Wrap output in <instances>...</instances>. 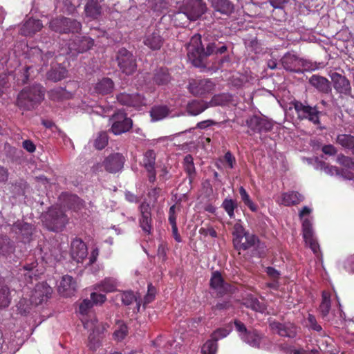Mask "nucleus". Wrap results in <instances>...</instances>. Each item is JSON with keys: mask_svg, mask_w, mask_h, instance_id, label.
Segmentation results:
<instances>
[{"mask_svg": "<svg viewBox=\"0 0 354 354\" xmlns=\"http://www.w3.org/2000/svg\"><path fill=\"white\" fill-rule=\"evenodd\" d=\"M303 200L304 197L302 195L298 192L291 191L282 193L277 200V202L286 206H290L297 205Z\"/></svg>", "mask_w": 354, "mask_h": 354, "instance_id": "393cba45", "label": "nucleus"}, {"mask_svg": "<svg viewBox=\"0 0 354 354\" xmlns=\"http://www.w3.org/2000/svg\"><path fill=\"white\" fill-rule=\"evenodd\" d=\"M118 282L116 279L112 277L105 278L102 281L96 284L94 287L95 290L104 292H111L117 290Z\"/></svg>", "mask_w": 354, "mask_h": 354, "instance_id": "7c9ffc66", "label": "nucleus"}, {"mask_svg": "<svg viewBox=\"0 0 354 354\" xmlns=\"http://www.w3.org/2000/svg\"><path fill=\"white\" fill-rule=\"evenodd\" d=\"M71 254L77 263L82 262L88 256L86 245L80 239H75L71 242Z\"/></svg>", "mask_w": 354, "mask_h": 354, "instance_id": "f3484780", "label": "nucleus"}, {"mask_svg": "<svg viewBox=\"0 0 354 354\" xmlns=\"http://www.w3.org/2000/svg\"><path fill=\"white\" fill-rule=\"evenodd\" d=\"M309 82L312 86L323 93H328L330 89L329 81L324 77L314 75Z\"/></svg>", "mask_w": 354, "mask_h": 354, "instance_id": "2f4dec72", "label": "nucleus"}, {"mask_svg": "<svg viewBox=\"0 0 354 354\" xmlns=\"http://www.w3.org/2000/svg\"><path fill=\"white\" fill-rule=\"evenodd\" d=\"M50 28L60 33H66L69 32H78L81 29V24L76 20L68 18L55 19L50 23Z\"/></svg>", "mask_w": 354, "mask_h": 354, "instance_id": "9b49d317", "label": "nucleus"}, {"mask_svg": "<svg viewBox=\"0 0 354 354\" xmlns=\"http://www.w3.org/2000/svg\"><path fill=\"white\" fill-rule=\"evenodd\" d=\"M93 306L91 300L84 299L79 306L78 313L81 316L80 319L84 328L92 331L88 337V346L95 351L100 345V335L106 330V326L100 323L94 315H90Z\"/></svg>", "mask_w": 354, "mask_h": 354, "instance_id": "f257e3e1", "label": "nucleus"}, {"mask_svg": "<svg viewBox=\"0 0 354 354\" xmlns=\"http://www.w3.org/2000/svg\"><path fill=\"white\" fill-rule=\"evenodd\" d=\"M112 125L111 132L115 135H120L128 131L132 127V121L127 115L119 111L115 113L111 118Z\"/></svg>", "mask_w": 354, "mask_h": 354, "instance_id": "ddd939ff", "label": "nucleus"}, {"mask_svg": "<svg viewBox=\"0 0 354 354\" xmlns=\"http://www.w3.org/2000/svg\"><path fill=\"white\" fill-rule=\"evenodd\" d=\"M337 161L343 167L341 171L337 167L326 163L321 165V169L330 176H336L345 180L353 179L354 174L352 171L354 170V162L353 160L351 158L340 155L338 156Z\"/></svg>", "mask_w": 354, "mask_h": 354, "instance_id": "423d86ee", "label": "nucleus"}, {"mask_svg": "<svg viewBox=\"0 0 354 354\" xmlns=\"http://www.w3.org/2000/svg\"><path fill=\"white\" fill-rule=\"evenodd\" d=\"M187 48L188 59L195 66H198L205 57L213 53L223 54L227 50L225 45L217 46L215 43L208 44L206 50H205L202 46L200 35H195L191 38Z\"/></svg>", "mask_w": 354, "mask_h": 354, "instance_id": "f03ea898", "label": "nucleus"}, {"mask_svg": "<svg viewBox=\"0 0 354 354\" xmlns=\"http://www.w3.org/2000/svg\"><path fill=\"white\" fill-rule=\"evenodd\" d=\"M23 147L26 149L28 152H33L35 150V145L30 140H25L23 142Z\"/></svg>", "mask_w": 354, "mask_h": 354, "instance_id": "774afa93", "label": "nucleus"}, {"mask_svg": "<svg viewBox=\"0 0 354 354\" xmlns=\"http://www.w3.org/2000/svg\"><path fill=\"white\" fill-rule=\"evenodd\" d=\"M322 151L325 154H328V155H330V156L335 155L337 153V150H336L335 147L331 145H324L322 147Z\"/></svg>", "mask_w": 354, "mask_h": 354, "instance_id": "0e129e2a", "label": "nucleus"}, {"mask_svg": "<svg viewBox=\"0 0 354 354\" xmlns=\"http://www.w3.org/2000/svg\"><path fill=\"white\" fill-rule=\"evenodd\" d=\"M156 160V153L153 150H148L144 154L142 164L149 173V180L150 182H154L156 180V172L154 165Z\"/></svg>", "mask_w": 354, "mask_h": 354, "instance_id": "5701e85b", "label": "nucleus"}, {"mask_svg": "<svg viewBox=\"0 0 354 354\" xmlns=\"http://www.w3.org/2000/svg\"><path fill=\"white\" fill-rule=\"evenodd\" d=\"M244 305L257 312L263 313L266 310L265 305L252 296H248L245 299Z\"/></svg>", "mask_w": 354, "mask_h": 354, "instance_id": "4c0bfd02", "label": "nucleus"}, {"mask_svg": "<svg viewBox=\"0 0 354 354\" xmlns=\"http://www.w3.org/2000/svg\"><path fill=\"white\" fill-rule=\"evenodd\" d=\"M70 203V208H73L74 210H78L82 206V201L77 196H71L68 198Z\"/></svg>", "mask_w": 354, "mask_h": 354, "instance_id": "4d7b16f0", "label": "nucleus"}, {"mask_svg": "<svg viewBox=\"0 0 354 354\" xmlns=\"http://www.w3.org/2000/svg\"><path fill=\"white\" fill-rule=\"evenodd\" d=\"M118 66L122 73L131 75L136 69V59L133 55L126 49H121L118 55Z\"/></svg>", "mask_w": 354, "mask_h": 354, "instance_id": "4468645a", "label": "nucleus"}, {"mask_svg": "<svg viewBox=\"0 0 354 354\" xmlns=\"http://www.w3.org/2000/svg\"><path fill=\"white\" fill-rule=\"evenodd\" d=\"M308 321L310 324V326L313 329H314L317 331H319L322 330V327L319 324H317L316 319L313 315H308Z\"/></svg>", "mask_w": 354, "mask_h": 354, "instance_id": "bf43d9fd", "label": "nucleus"}, {"mask_svg": "<svg viewBox=\"0 0 354 354\" xmlns=\"http://www.w3.org/2000/svg\"><path fill=\"white\" fill-rule=\"evenodd\" d=\"M67 71L64 66L61 65L58 68H53L48 73V77L50 80L57 82L66 76Z\"/></svg>", "mask_w": 354, "mask_h": 354, "instance_id": "58836bf2", "label": "nucleus"}, {"mask_svg": "<svg viewBox=\"0 0 354 354\" xmlns=\"http://www.w3.org/2000/svg\"><path fill=\"white\" fill-rule=\"evenodd\" d=\"M210 286L218 294H224L229 291L230 286L225 283L221 274L218 272H214L210 279Z\"/></svg>", "mask_w": 354, "mask_h": 354, "instance_id": "a878e982", "label": "nucleus"}, {"mask_svg": "<svg viewBox=\"0 0 354 354\" xmlns=\"http://www.w3.org/2000/svg\"><path fill=\"white\" fill-rule=\"evenodd\" d=\"M336 141L346 149H351L354 147V136L349 134L338 135Z\"/></svg>", "mask_w": 354, "mask_h": 354, "instance_id": "79ce46f5", "label": "nucleus"}, {"mask_svg": "<svg viewBox=\"0 0 354 354\" xmlns=\"http://www.w3.org/2000/svg\"><path fill=\"white\" fill-rule=\"evenodd\" d=\"M144 44L152 50H158L162 44V39L158 33L153 32L146 36Z\"/></svg>", "mask_w": 354, "mask_h": 354, "instance_id": "c9c22d12", "label": "nucleus"}, {"mask_svg": "<svg viewBox=\"0 0 354 354\" xmlns=\"http://www.w3.org/2000/svg\"><path fill=\"white\" fill-rule=\"evenodd\" d=\"M212 8L224 15H230L234 10V6L229 0H209Z\"/></svg>", "mask_w": 354, "mask_h": 354, "instance_id": "c85d7f7f", "label": "nucleus"}, {"mask_svg": "<svg viewBox=\"0 0 354 354\" xmlns=\"http://www.w3.org/2000/svg\"><path fill=\"white\" fill-rule=\"evenodd\" d=\"M91 299L93 306L94 304H102L106 301V296L105 295L93 292L91 294Z\"/></svg>", "mask_w": 354, "mask_h": 354, "instance_id": "864d4df0", "label": "nucleus"}, {"mask_svg": "<svg viewBox=\"0 0 354 354\" xmlns=\"http://www.w3.org/2000/svg\"><path fill=\"white\" fill-rule=\"evenodd\" d=\"M330 78L333 82L335 89L345 95H348L351 91V87L349 81L342 75L337 73H333L330 75Z\"/></svg>", "mask_w": 354, "mask_h": 354, "instance_id": "aec40b11", "label": "nucleus"}, {"mask_svg": "<svg viewBox=\"0 0 354 354\" xmlns=\"http://www.w3.org/2000/svg\"><path fill=\"white\" fill-rule=\"evenodd\" d=\"M266 271L268 275L274 280L277 279L279 277V272L272 267H268Z\"/></svg>", "mask_w": 354, "mask_h": 354, "instance_id": "e2e57ef3", "label": "nucleus"}, {"mask_svg": "<svg viewBox=\"0 0 354 354\" xmlns=\"http://www.w3.org/2000/svg\"><path fill=\"white\" fill-rule=\"evenodd\" d=\"M330 308V294L326 291L322 292V301L319 306V311L323 317L328 315Z\"/></svg>", "mask_w": 354, "mask_h": 354, "instance_id": "ea45409f", "label": "nucleus"}, {"mask_svg": "<svg viewBox=\"0 0 354 354\" xmlns=\"http://www.w3.org/2000/svg\"><path fill=\"white\" fill-rule=\"evenodd\" d=\"M70 94L62 88H57L49 91V97L53 100L68 97Z\"/></svg>", "mask_w": 354, "mask_h": 354, "instance_id": "8fccbe9b", "label": "nucleus"}, {"mask_svg": "<svg viewBox=\"0 0 354 354\" xmlns=\"http://www.w3.org/2000/svg\"><path fill=\"white\" fill-rule=\"evenodd\" d=\"M118 101L123 105L140 107L146 105V100L139 94L120 93L117 96Z\"/></svg>", "mask_w": 354, "mask_h": 354, "instance_id": "6ab92c4d", "label": "nucleus"}, {"mask_svg": "<svg viewBox=\"0 0 354 354\" xmlns=\"http://www.w3.org/2000/svg\"><path fill=\"white\" fill-rule=\"evenodd\" d=\"M218 345L216 341L214 339L207 340L201 348L202 354H216Z\"/></svg>", "mask_w": 354, "mask_h": 354, "instance_id": "a18cd8bd", "label": "nucleus"}, {"mask_svg": "<svg viewBox=\"0 0 354 354\" xmlns=\"http://www.w3.org/2000/svg\"><path fill=\"white\" fill-rule=\"evenodd\" d=\"M169 222L171 224V225L176 224V206L175 205H172L169 208Z\"/></svg>", "mask_w": 354, "mask_h": 354, "instance_id": "052dcab7", "label": "nucleus"}, {"mask_svg": "<svg viewBox=\"0 0 354 354\" xmlns=\"http://www.w3.org/2000/svg\"><path fill=\"white\" fill-rule=\"evenodd\" d=\"M311 212L312 209L308 206H305L299 211V216L302 223L303 237L306 245L311 249L315 255L318 256L319 253V245L317 239L314 236V232L312 227Z\"/></svg>", "mask_w": 354, "mask_h": 354, "instance_id": "7ed1b4c3", "label": "nucleus"}, {"mask_svg": "<svg viewBox=\"0 0 354 354\" xmlns=\"http://www.w3.org/2000/svg\"><path fill=\"white\" fill-rule=\"evenodd\" d=\"M215 84L208 79H192L189 81L188 89L196 96H205L210 93L214 88Z\"/></svg>", "mask_w": 354, "mask_h": 354, "instance_id": "f8f14e48", "label": "nucleus"}, {"mask_svg": "<svg viewBox=\"0 0 354 354\" xmlns=\"http://www.w3.org/2000/svg\"><path fill=\"white\" fill-rule=\"evenodd\" d=\"M292 107L297 115L298 119L308 120L315 124H319L320 112L315 106H310L301 102L295 101L292 102Z\"/></svg>", "mask_w": 354, "mask_h": 354, "instance_id": "9d476101", "label": "nucleus"}, {"mask_svg": "<svg viewBox=\"0 0 354 354\" xmlns=\"http://www.w3.org/2000/svg\"><path fill=\"white\" fill-rule=\"evenodd\" d=\"M124 163V158L119 153L111 154L103 161L105 169L110 173H116L121 171Z\"/></svg>", "mask_w": 354, "mask_h": 354, "instance_id": "dca6fc26", "label": "nucleus"}, {"mask_svg": "<svg viewBox=\"0 0 354 354\" xmlns=\"http://www.w3.org/2000/svg\"><path fill=\"white\" fill-rule=\"evenodd\" d=\"M248 126L254 131L259 132L268 131L272 127V123L264 119L257 116H253L247 121Z\"/></svg>", "mask_w": 354, "mask_h": 354, "instance_id": "b1692460", "label": "nucleus"}, {"mask_svg": "<svg viewBox=\"0 0 354 354\" xmlns=\"http://www.w3.org/2000/svg\"><path fill=\"white\" fill-rule=\"evenodd\" d=\"M10 299L8 287L0 285V309L8 307Z\"/></svg>", "mask_w": 354, "mask_h": 354, "instance_id": "37998d69", "label": "nucleus"}, {"mask_svg": "<svg viewBox=\"0 0 354 354\" xmlns=\"http://www.w3.org/2000/svg\"><path fill=\"white\" fill-rule=\"evenodd\" d=\"M345 268L351 272H354V255L351 257L345 263Z\"/></svg>", "mask_w": 354, "mask_h": 354, "instance_id": "338daca9", "label": "nucleus"}, {"mask_svg": "<svg viewBox=\"0 0 354 354\" xmlns=\"http://www.w3.org/2000/svg\"><path fill=\"white\" fill-rule=\"evenodd\" d=\"M113 82L108 77L102 78L95 86V91L99 94H108L113 89Z\"/></svg>", "mask_w": 354, "mask_h": 354, "instance_id": "f704fd0d", "label": "nucleus"}, {"mask_svg": "<svg viewBox=\"0 0 354 354\" xmlns=\"http://www.w3.org/2000/svg\"><path fill=\"white\" fill-rule=\"evenodd\" d=\"M239 194L241 196V198L243 203L248 207V208L252 212L257 211V206L254 203V202L250 198V195L248 194L246 190L243 188V187H240L239 188Z\"/></svg>", "mask_w": 354, "mask_h": 354, "instance_id": "c03bdc74", "label": "nucleus"}, {"mask_svg": "<svg viewBox=\"0 0 354 354\" xmlns=\"http://www.w3.org/2000/svg\"><path fill=\"white\" fill-rule=\"evenodd\" d=\"M185 171H187V173L189 175V183H192V180H193V176L195 174L194 165H189L187 166H185Z\"/></svg>", "mask_w": 354, "mask_h": 354, "instance_id": "69168bd1", "label": "nucleus"}, {"mask_svg": "<svg viewBox=\"0 0 354 354\" xmlns=\"http://www.w3.org/2000/svg\"><path fill=\"white\" fill-rule=\"evenodd\" d=\"M154 82L158 85L167 84L170 81V75L167 68L157 70L154 75Z\"/></svg>", "mask_w": 354, "mask_h": 354, "instance_id": "a19ab883", "label": "nucleus"}, {"mask_svg": "<svg viewBox=\"0 0 354 354\" xmlns=\"http://www.w3.org/2000/svg\"><path fill=\"white\" fill-rule=\"evenodd\" d=\"M108 143V136L106 132H101L99 133L97 138L95 140L94 146L97 149L101 150L104 149Z\"/></svg>", "mask_w": 354, "mask_h": 354, "instance_id": "3c124183", "label": "nucleus"}, {"mask_svg": "<svg viewBox=\"0 0 354 354\" xmlns=\"http://www.w3.org/2000/svg\"><path fill=\"white\" fill-rule=\"evenodd\" d=\"M84 12L86 17L97 19L102 13V6L95 0H90L85 6Z\"/></svg>", "mask_w": 354, "mask_h": 354, "instance_id": "c756f323", "label": "nucleus"}, {"mask_svg": "<svg viewBox=\"0 0 354 354\" xmlns=\"http://www.w3.org/2000/svg\"><path fill=\"white\" fill-rule=\"evenodd\" d=\"M209 107V104L202 100H192L187 106V111L189 115H197Z\"/></svg>", "mask_w": 354, "mask_h": 354, "instance_id": "473e14b6", "label": "nucleus"}, {"mask_svg": "<svg viewBox=\"0 0 354 354\" xmlns=\"http://www.w3.org/2000/svg\"><path fill=\"white\" fill-rule=\"evenodd\" d=\"M229 333L230 330L225 328H218L212 333V338L217 342L218 339L227 337Z\"/></svg>", "mask_w": 354, "mask_h": 354, "instance_id": "6e6d98bb", "label": "nucleus"}, {"mask_svg": "<svg viewBox=\"0 0 354 354\" xmlns=\"http://www.w3.org/2000/svg\"><path fill=\"white\" fill-rule=\"evenodd\" d=\"M230 99V96L227 94H221L214 95L212 100L207 103L209 106H223L225 105Z\"/></svg>", "mask_w": 354, "mask_h": 354, "instance_id": "09e8293b", "label": "nucleus"}, {"mask_svg": "<svg viewBox=\"0 0 354 354\" xmlns=\"http://www.w3.org/2000/svg\"><path fill=\"white\" fill-rule=\"evenodd\" d=\"M299 60L294 54L288 53L281 59V62L283 68L288 71H296Z\"/></svg>", "mask_w": 354, "mask_h": 354, "instance_id": "72a5a7b5", "label": "nucleus"}, {"mask_svg": "<svg viewBox=\"0 0 354 354\" xmlns=\"http://www.w3.org/2000/svg\"><path fill=\"white\" fill-rule=\"evenodd\" d=\"M121 301L124 305H130L133 301H136V297L132 292H124L119 295Z\"/></svg>", "mask_w": 354, "mask_h": 354, "instance_id": "603ef678", "label": "nucleus"}, {"mask_svg": "<svg viewBox=\"0 0 354 354\" xmlns=\"http://www.w3.org/2000/svg\"><path fill=\"white\" fill-rule=\"evenodd\" d=\"M93 45V40L88 37H82L78 39L73 44H69L68 49L69 53H73V51L77 53H83L90 49Z\"/></svg>", "mask_w": 354, "mask_h": 354, "instance_id": "bb28decb", "label": "nucleus"}, {"mask_svg": "<svg viewBox=\"0 0 354 354\" xmlns=\"http://www.w3.org/2000/svg\"><path fill=\"white\" fill-rule=\"evenodd\" d=\"M42 221L49 230L60 232L65 227L68 219L61 209L53 207L43 214Z\"/></svg>", "mask_w": 354, "mask_h": 354, "instance_id": "6e6552de", "label": "nucleus"}, {"mask_svg": "<svg viewBox=\"0 0 354 354\" xmlns=\"http://www.w3.org/2000/svg\"><path fill=\"white\" fill-rule=\"evenodd\" d=\"M43 25L39 19L30 18L24 24L21 31L25 36H30L40 30Z\"/></svg>", "mask_w": 354, "mask_h": 354, "instance_id": "cd10ccee", "label": "nucleus"}, {"mask_svg": "<svg viewBox=\"0 0 354 354\" xmlns=\"http://www.w3.org/2000/svg\"><path fill=\"white\" fill-rule=\"evenodd\" d=\"M140 212V218L139 220L140 226L142 230L149 234L151 230V207L149 203H142L139 207Z\"/></svg>", "mask_w": 354, "mask_h": 354, "instance_id": "a211bd4d", "label": "nucleus"}, {"mask_svg": "<svg viewBox=\"0 0 354 354\" xmlns=\"http://www.w3.org/2000/svg\"><path fill=\"white\" fill-rule=\"evenodd\" d=\"M127 335V327L122 322H118L116 324V328L113 333L115 339L118 341L122 340Z\"/></svg>", "mask_w": 354, "mask_h": 354, "instance_id": "49530a36", "label": "nucleus"}, {"mask_svg": "<svg viewBox=\"0 0 354 354\" xmlns=\"http://www.w3.org/2000/svg\"><path fill=\"white\" fill-rule=\"evenodd\" d=\"M224 159L228 167L230 169H232L235 162V158L233 156V155L230 151H227L224 156Z\"/></svg>", "mask_w": 354, "mask_h": 354, "instance_id": "680f3d73", "label": "nucleus"}, {"mask_svg": "<svg viewBox=\"0 0 354 354\" xmlns=\"http://www.w3.org/2000/svg\"><path fill=\"white\" fill-rule=\"evenodd\" d=\"M271 328L282 337L292 338L297 334V328L292 324H283L273 322L270 323Z\"/></svg>", "mask_w": 354, "mask_h": 354, "instance_id": "412c9836", "label": "nucleus"}, {"mask_svg": "<svg viewBox=\"0 0 354 354\" xmlns=\"http://www.w3.org/2000/svg\"><path fill=\"white\" fill-rule=\"evenodd\" d=\"M52 293V288L44 282L36 285L31 292L30 301L34 305H39L46 301Z\"/></svg>", "mask_w": 354, "mask_h": 354, "instance_id": "2eb2a0df", "label": "nucleus"}, {"mask_svg": "<svg viewBox=\"0 0 354 354\" xmlns=\"http://www.w3.org/2000/svg\"><path fill=\"white\" fill-rule=\"evenodd\" d=\"M205 11V4L201 0H184L180 11L174 15V21L187 19L196 21Z\"/></svg>", "mask_w": 354, "mask_h": 354, "instance_id": "39448f33", "label": "nucleus"}, {"mask_svg": "<svg viewBox=\"0 0 354 354\" xmlns=\"http://www.w3.org/2000/svg\"><path fill=\"white\" fill-rule=\"evenodd\" d=\"M77 287L76 281L69 275H65L62 277L58 290L60 294L64 297H70L75 291Z\"/></svg>", "mask_w": 354, "mask_h": 354, "instance_id": "4be33fe9", "label": "nucleus"}, {"mask_svg": "<svg viewBox=\"0 0 354 354\" xmlns=\"http://www.w3.org/2000/svg\"><path fill=\"white\" fill-rule=\"evenodd\" d=\"M232 234L233 245L238 250H245L254 246L258 241L255 235L250 234L245 230L241 221H238L234 225Z\"/></svg>", "mask_w": 354, "mask_h": 354, "instance_id": "0eeeda50", "label": "nucleus"}, {"mask_svg": "<svg viewBox=\"0 0 354 354\" xmlns=\"http://www.w3.org/2000/svg\"><path fill=\"white\" fill-rule=\"evenodd\" d=\"M44 91L40 85L24 88L18 95L17 104L24 109H30L44 99Z\"/></svg>", "mask_w": 354, "mask_h": 354, "instance_id": "20e7f679", "label": "nucleus"}, {"mask_svg": "<svg viewBox=\"0 0 354 354\" xmlns=\"http://www.w3.org/2000/svg\"><path fill=\"white\" fill-rule=\"evenodd\" d=\"M99 255V248L96 245H94L91 251L90 252L89 257H88V263L86 264L87 266H90L95 263L97 259V257Z\"/></svg>", "mask_w": 354, "mask_h": 354, "instance_id": "13d9d810", "label": "nucleus"}, {"mask_svg": "<svg viewBox=\"0 0 354 354\" xmlns=\"http://www.w3.org/2000/svg\"><path fill=\"white\" fill-rule=\"evenodd\" d=\"M169 110L166 106H156L152 108L150 115L152 121H158L167 116Z\"/></svg>", "mask_w": 354, "mask_h": 354, "instance_id": "e433bc0d", "label": "nucleus"}, {"mask_svg": "<svg viewBox=\"0 0 354 354\" xmlns=\"http://www.w3.org/2000/svg\"><path fill=\"white\" fill-rule=\"evenodd\" d=\"M156 295V288L151 284L148 286V291L147 295L144 298V304L146 305L151 302L154 298Z\"/></svg>", "mask_w": 354, "mask_h": 354, "instance_id": "5fc2aeb1", "label": "nucleus"}, {"mask_svg": "<svg viewBox=\"0 0 354 354\" xmlns=\"http://www.w3.org/2000/svg\"><path fill=\"white\" fill-rule=\"evenodd\" d=\"M234 326L241 340L252 347L260 348L261 344L266 340V338L257 330H248L245 326L239 320H235Z\"/></svg>", "mask_w": 354, "mask_h": 354, "instance_id": "1a4fd4ad", "label": "nucleus"}, {"mask_svg": "<svg viewBox=\"0 0 354 354\" xmlns=\"http://www.w3.org/2000/svg\"><path fill=\"white\" fill-rule=\"evenodd\" d=\"M236 207V203L232 199L230 198H225L222 203V207L225 209L227 215L231 218L234 217V209Z\"/></svg>", "mask_w": 354, "mask_h": 354, "instance_id": "de8ad7c7", "label": "nucleus"}]
</instances>
